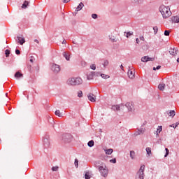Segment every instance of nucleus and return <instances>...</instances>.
<instances>
[{"mask_svg":"<svg viewBox=\"0 0 179 179\" xmlns=\"http://www.w3.org/2000/svg\"><path fill=\"white\" fill-rule=\"evenodd\" d=\"M159 12L165 19L171 16V11L170 10V8L164 5H162L159 7Z\"/></svg>","mask_w":179,"mask_h":179,"instance_id":"1","label":"nucleus"},{"mask_svg":"<svg viewBox=\"0 0 179 179\" xmlns=\"http://www.w3.org/2000/svg\"><path fill=\"white\" fill-rule=\"evenodd\" d=\"M83 82L80 78H71L67 80V84L70 86H76V85H82Z\"/></svg>","mask_w":179,"mask_h":179,"instance_id":"2","label":"nucleus"},{"mask_svg":"<svg viewBox=\"0 0 179 179\" xmlns=\"http://www.w3.org/2000/svg\"><path fill=\"white\" fill-rule=\"evenodd\" d=\"M99 171L101 173V176H102V177H104L105 178L108 176V169H107L106 166H99Z\"/></svg>","mask_w":179,"mask_h":179,"instance_id":"3","label":"nucleus"},{"mask_svg":"<svg viewBox=\"0 0 179 179\" xmlns=\"http://www.w3.org/2000/svg\"><path fill=\"white\" fill-rule=\"evenodd\" d=\"M145 165H142L137 173L138 179H145Z\"/></svg>","mask_w":179,"mask_h":179,"instance_id":"4","label":"nucleus"},{"mask_svg":"<svg viewBox=\"0 0 179 179\" xmlns=\"http://www.w3.org/2000/svg\"><path fill=\"white\" fill-rule=\"evenodd\" d=\"M62 141L64 143H69L72 141V135L69 134H63Z\"/></svg>","mask_w":179,"mask_h":179,"instance_id":"5","label":"nucleus"},{"mask_svg":"<svg viewBox=\"0 0 179 179\" xmlns=\"http://www.w3.org/2000/svg\"><path fill=\"white\" fill-rule=\"evenodd\" d=\"M51 70L54 73H59L61 71V66L57 64L52 63L51 65Z\"/></svg>","mask_w":179,"mask_h":179,"instance_id":"6","label":"nucleus"},{"mask_svg":"<svg viewBox=\"0 0 179 179\" xmlns=\"http://www.w3.org/2000/svg\"><path fill=\"white\" fill-rule=\"evenodd\" d=\"M43 145L45 148H50V136L45 135L43 137Z\"/></svg>","mask_w":179,"mask_h":179,"instance_id":"7","label":"nucleus"},{"mask_svg":"<svg viewBox=\"0 0 179 179\" xmlns=\"http://www.w3.org/2000/svg\"><path fill=\"white\" fill-rule=\"evenodd\" d=\"M125 107H127L128 111H135V106H134V102H127L125 104Z\"/></svg>","mask_w":179,"mask_h":179,"instance_id":"8","label":"nucleus"},{"mask_svg":"<svg viewBox=\"0 0 179 179\" xmlns=\"http://www.w3.org/2000/svg\"><path fill=\"white\" fill-rule=\"evenodd\" d=\"M128 77L129 79H134L135 78V70L132 69L131 67L129 69L127 73Z\"/></svg>","mask_w":179,"mask_h":179,"instance_id":"9","label":"nucleus"},{"mask_svg":"<svg viewBox=\"0 0 179 179\" xmlns=\"http://www.w3.org/2000/svg\"><path fill=\"white\" fill-rule=\"evenodd\" d=\"M169 54L173 57L178 55V49L177 48H171L169 50Z\"/></svg>","mask_w":179,"mask_h":179,"instance_id":"10","label":"nucleus"},{"mask_svg":"<svg viewBox=\"0 0 179 179\" xmlns=\"http://www.w3.org/2000/svg\"><path fill=\"white\" fill-rule=\"evenodd\" d=\"M124 108H125L124 105H115L112 106V110H113V111H120V110H124Z\"/></svg>","mask_w":179,"mask_h":179,"instance_id":"11","label":"nucleus"},{"mask_svg":"<svg viewBox=\"0 0 179 179\" xmlns=\"http://www.w3.org/2000/svg\"><path fill=\"white\" fill-rule=\"evenodd\" d=\"M87 98L90 101H92V103H94L96 101V96L92 93L87 95Z\"/></svg>","mask_w":179,"mask_h":179,"instance_id":"12","label":"nucleus"},{"mask_svg":"<svg viewBox=\"0 0 179 179\" xmlns=\"http://www.w3.org/2000/svg\"><path fill=\"white\" fill-rule=\"evenodd\" d=\"M141 61H142V62H148V61H155V58L145 56L141 58Z\"/></svg>","mask_w":179,"mask_h":179,"instance_id":"13","label":"nucleus"},{"mask_svg":"<svg viewBox=\"0 0 179 179\" xmlns=\"http://www.w3.org/2000/svg\"><path fill=\"white\" fill-rule=\"evenodd\" d=\"M171 20L172 23H179V16L171 17Z\"/></svg>","mask_w":179,"mask_h":179,"instance_id":"14","label":"nucleus"},{"mask_svg":"<svg viewBox=\"0 0 179 179\" xmlns=\"http://www.w3.org/2000/svg\"><path fill=\"white\" fill-rule=\"evenodd\" d=\"M17 41L21 45H23V44L26 43V40L24 39V38H22L20 36H17Z\"/></svg>","mask_w":179,"mask_h":179,"instance_id":"15","label":"nucleus"},{"mask_svg":"<svg viewBox=\"0 0 179 179\" xmlns=\"http://www.w3.org/2000/svg\"><path fill=\"white\" fill-rule=\"evenodd\" d=\"M94 75H96V72L92 71L89 75L87 76V79L88 80H92V79H93V76H94Z\"/></svg>","mask_w":179,"mask_h":179,"instance_id":"16","label":"nucleus"},{"mask_svg":"<svg viewBox=\"0 0 179 179\" xmlns=\"http://www.w3.org/2000/svg\"><path fill=\"white\" fill-rule=\"evenodd\" d=\"M63 57L66 59V61L70 60L71 57H70L69 52H64Z\"/></svg>","mask_w":179,"mask_h":179,"instance_id":"17","label":"nucleus"},{"mask_svg":"<svg viewBox=\"0 0 179 179\" xmlns=\"http://www.w3.org/2000/svg\"><path fill=\"white\" fill-rule=\"evenodd\" d=\"M145 133V130L143 129H138L137 131L134 133V135L136 136H138V135H141L142 134Z\"/></svg>","mask_w":179,"mask_h":179,"instance_id":"18","label":"nucleus"},{"mask_svg":"<svg viewBox=\"0 0 179 179\" xmlns=\"http://www.w3.org/2000/svg\"><path fill=\"white\" fill-rule=\"evenodd\" d=\"M136 157L135 151L131 150L130 151V157L131 160H135V157Z\"/></svg>","mask_w":179,"mask_h":179,"instance_id":"19","label":"nucleus"},{"mask_svg":"<svg viewBox=\"0 0 179 179\" xmlns=\"http://www.w3.org/2000/svg\"><path fill=\"white\" fill-rule=\"evenodd\" d=\"M83 6H85V4H83V3H82V2H80L77 7V12L79 10H82V8H83Z\"/></svg>","mask_w":179,"mask_h":179,"instance_id":"20","label":"nucleus"},{"mask_svg":"<svg viewBox=\"0 0 179 179\" xmlns=\"http://www.w3.org/2000/svg\"><path fill=\"white\" fill-rule=\"evenodd\" d=\"M15 78H23V74H22V73L17 71L15 74Z\"/></svg>","mask_w":179,"mask_h":179,"instance_id":"21","label":"nucleus"},{"mask_svg":"<svg viewBox=\"0 0 179 179\" xmlns=\"http://www.w3.org/2000/svg\"><path fill=\"white\" fill-rule=\"evenodd\" d=\"M164 87H166V84L164 83H162L158 85V89H159L162 91L164 90Z\"/></svg>","mask_w":179,"mask_h":179,"instance_id":"22","label":"nucleus"},{"mask_svg":"<svg viewBox=\"0 0 179 179\" xmlns=\"http://www.w3.org/2000/svg\"><path fill=\"white\" fill-rule=\"evenodd\" d=\"M28 6H29V1H24L22 6V9H26V8H27Z\"/></svg>","mask_w":179,"mask_h":179,"instance_id":"23","label":"nucleus"},{"mask_svg":"<svg viewBox=\"0 0 179 179\" xmlns=\"http://www.w3.org/2000/svg\"><path fill=\"white\" fill-rule=\"evenodd\" d=\"M134 35V32L132 31H128V32H124V36L125 37H127V38L131 36H133Z\"/></svg>","mask_w":179,"mask_h":179,"instance_id":"24","label":"nucleus"},{"mask_svg":"<svg viewBox=\"0 0 179 179\" xmlns=\"http://www.w3.org/2000/svg\"><path fill=\"white\" fill-rule=\"evenodd\" d=\"M87 145L89 148H93V146H94V141L93 140H91L87 143Z\"/></svg>","mask_w":179,"mask_h":179,"instance_id":"25","label":"nucleus"},{"mask_svg":"<svg viewBox=\"0 0 179 179\" xmlns=\"http://www.w3.org/2000/svg\"><path fill=\"white\" fill-rule=\"evenodd\" d=\"M168 115H169V117H174V115H176V111L170 110L169 113H168Z\"/></svg>","mask_w":179,"mask_h":179,"instance_id":"26","label":"nucleus"},{"mask_svg":"<svg viewBox=\"0 0 179 179\" xmlns=\"http://www.w3.org/2000/svg\"><path fill=\"white\" fill-rule=\"evenodd\" d=\"M113 152V150L110 148L105 150L106 155H111Z\"/></svg>","mask_w":179,"mask_h":179,"instance_id":"27","label":"nucleus"},{"mask_svg":"<svg viewBox=\"0 0 179 179\" xmlns=\"http://www.w3.org/2000/svg\"><path fill=\"white\" fill-rule=\"evenodd\" d=\"M163 130V127L159 126L158 128L157 129V135H159L160 132Z\"/></svg>","mask_w":179,"mask_h":179,"instance_id":"28","label":"nucleus"},{"mask_svg":"<svg viewBox=\"0 0 179 179\" xmlns=\"http://www.w3.org/2000/svg\"><path fill=\"white\" fill-rule=\"evenodd\" d=\"M55 115H57V117H62V113H61V111L59 110H57L55 112Z\"/></svg>","mask_w":179,"mask_h":179,"instance_id":"29","label":"nucleus"},{"mask_svg":"<svg viewBox=\"0 0 179 179\" xmlns=\"http://www.w3.org/2000/svg\"><path fill=\"white\" fill-rule=\"evenodd\" d=\"M145 150L147 152V155H148L149 156L152 154V149L150 148H146Z\"/></svg>","mask_w":179,"mask_h":179,"instance_id":"30","label":"nucleus"},{"mask_svg":"<svg viewBox=\"0 0 179 179\" xmlns=\"http://www.w3.org/2000/svg\"><path fill=\"white\" fill-rule=\"evenodd\" d=\"M103 66L104 68H106V66H108V60H103Z\"/></svg>","mask_w":179,"mask_h":179,"instance_id":"31","label":"nucleus"},{"mask_svg":"<svg viewBox=\"0 0 179 179\" xmlns=\"http://www.w3.org/2000/svg\"><path fill=\"white\" fill-rule=\"evenodd\" d=\"M5 54H6V57L8 58V57H9V55L10 54V50H5Z\"/></svg>","mask_w":179,"mask_h":179,"instance_id":"32","label":"nucleus"},{"mask_svg":"<svg viewBox=\"0 0 179 179\" xmlns=\"http://www.w3.org/2000/svg\"><path fill=\"white\" fill-rule=\"evenodd\" d=\"M59 169V167L58 166H53L52 168V171H58Z\"/></svg>","mask_w":179,"mask_h":179,"instance_id":"33","label":"nucleus"},{"mask_svg":"<svg viewBox=\"0 0 179 179\" xmlns=\"http://www.w3.org/2000/svg\"><path fill=\"white\" fill-rule=\"evenodd\" d=\"M85 177V179H90V173L89 172H86Z\"/></svg>","mask_w":179,"mask_h":179,"instance_id":"34","label":"nucleus"},{"mask_svg":"<svg viewBox=\"0 0 179 179\" xmlns=\"http://www.w3.org/2000/svg\"><path fill=\"white\" fill-rule=\"evenodd\" d=\"M153 30H154V34H157V31L159 30V29L157 28V27H153Z\"/></svg>","mask_w":179,"mask_h":179,"instance_id":"35","label":"nucleus"},{"mask_svg":"<svg viewBox=\"0 0 179 179\" xmlns=\"http://www.w3.org/2000/svg\"><path fill=\"white\" fill-rule=\"evenodd\" d=\"M74 164H75L76 167H77V168L78 167V166H79V161H78V159H75Z\"/></svg>","mask_w":179,"mask_h":179,"instance_id":"36","label":"nucleus"},{"mask_svg":"<svg viewBox=\"0 0 179 179\" xmlns=\"http://www.w3.org/2000/svg\"><path fill=\"white\" fill-rule=\"evenodd\" d=\"M83 92H82V91H79L78 92V97H83Z\"/></svg>","mask_w":179,"mask_h":179,"instance_id":"37","label":"nucleus"},{"mask_svg":"<svg viewBox=\"0 0 179 179\" xmlns=\"http://www.w3.org/2000/svg\"><path fill=\"white\" fill-rule=\"evenodd\" d=\"M90 69H92V71H96V64H92Z\"/></svg>","mask_w":179,"mask_h":179,"instance_id":"38","label":"nucleus"},{"mask_svg":"<svg viewBox=\"0 0 179 179\" xmlns=\"http://www.w3.org/2000/svg\"><path fill=\"white\" fill-rule=\"evenodd\" d=\"M165 150H166V154L164 155V157H167L169 156V150H168V148H165Z\"/></svg>","mask_w":179,"mask_h":179,"instance_id":"39","label":"nucleus"},{"mask_svg":"<svg viewBox=\"0 0 179 179\" xmlns=\"http://www.w3.org/2000/svg\"><path fill=\"white\" fill-rule=\"evenodd\" d=\"M110 163H113L114 164H115V163H117V159L115 158L112 159L110 160Z\"/></svg>","mask_w":179,"mask_h":179,"instance_id":"40","label":"nucleus"},{"mask_svg":"<svg viewBox=\"0 0 179 179\" xmlns=\"http://www.w3.org/2000/svg\"><path fill=\"white\" fill-rule=\"evenodd\" d=\"M164 36H170V31L166 30L164 31Z\"/></svg>","mask_w":179,"mask_h":179,"instance_id":"41","label":"nucleus"},{"mask_svg":"<svg viewBox=\"0 0 179 179\" xmlns=\"http://www.w3.org/2000/svg\"><path fill=\"white\" fill-rule=\"evenodd\" d=\"M162 68V66H157V67H153V71H157L160 69Z\"/></svg>","mask_w":179,"mask_h":179,"instance_id":"42","label":"nucleus"},{"mask_svg":"<svg viewBox=\"0 0 179 179\" xmlns=\"http://www.w3.org/2000/svg\"><path fill=\"white\" fill-rule=\"evenodd\" d=\"M101 78H103V79H107L108 76H107L106 74H101Z\"/></svg>","mask_w":179,"mask_h":179,"instance_id":"43","label":"nucleus"},{"mask_svg":"<svg viewBox=\"0 0 179 179\" xmlns=\"http://www.w3.org/2000/svg\"><path fill=\"white\" fill-rule=\"evenodd\" d=\"M97 14H92V19H97Z\"/></svg>","mask_w":179,"mask_h":179,"instance_id":"44","label":"nucleus"},{"mask_svg":"<svg viewBox=\"0 0 179 179\" xmlns=\"http://www.w3.org/2000/svg\"><path fill=\"white\" fill-rule=\"evenodd\" d=\"M15 54H16L17 55H20V50L16 49V50H15Z\"/></svg>","mask_w":179,"mask_h":179,"instance_id":"45","label":"nucleus"},{"mask_svg":"<svg viewBox=\"0 0 179 179\" xmlns=\"http://www.w3.org/2000/svg\"><path fill=\"white\" fill-rule=\"evenodd\" d=\"M171 127H173V128H177V127H178V124H173L172 125H171Z\"/></svg>","mask_w":179,"mask_h":179,"instance_id":"46","label":"nucleus"},{"mask_svg":"<svg viewBox=\"0 0 179 179\" xmlns=\"http://www.w3.org/2000/svg\"><path fill=\"white\" fill-rule=\"evenodd\" d=\"M140 40H141V41H145V37H143V36H140Z\"/></svg>","mask_w":179,"mask_h":179,"instance_id":"47","label":"nucleus"},{"mask_svg":"<svg viewBox=\"0 0 179 179\" xmlns=\"http://www.w3.org/2000/svg\"><path fill=\"white\" fill-rule=\"evenodd\" d=\"M71 0H63L64 3H68Z\"/></svg>","mask_w":179,"mask_h":179,"instance_id":"48","label":"nucleus"},{"mask_svg":"<svg viewBox=\"0 0 179 179\" xmlns=\"http://www.w3.org/2000/svg\"><path fill=\"white\" fill-rule=\"evenodd\" d=\"M136 43H137V44H139V38H137L136 39Z\"/></svg>","mask_w":179,"mask_h":179,"instance_id":"49","label":"nucleus"},{"mask_svg":"<svg viewBox=\"0 0 179 179\" xmlns=\"http://www.w3.org/2000/svg\"><path fill=\"white\" fill-rule=\"evenodd\" d=\"M34 43H37V44H38L40 42L38 41V40L35 39V40H34Z\"/></svg>","mask_w":179,"mask_h":179,"instance_id":"50","label":"nucleus"},{"mask_svg":"<svg viewBox=\"0 0 179 179\" xmlns=\"http://www.w3.org/2000/svg\"><path fill=\"white\" fill-rule=\"evenodd\" d=\"M120 69H122V71H124V66H122V64H121Z\"/></svg>","mask_w":179,"mask_h":179,"instance_id":"51","label":"nucleus"},{"mask_svg":"<svg viewBox=\"0 0 179 179\" xmlns=\"http://www.w3.org/2000/svg\"><path fill=\"white\" fill-rule=\"evenodd\" d=\"M62 44H66V41L64 40V41H62Z\"/></svg>","mask_w":179,"mask_h":179,"instance_id":"52","label":"nucleus"},{"mask_svg":"<svg viewBox=\"0 0 179 179\" xmlns=\"http://www.w3.org/2000/svg\"><path fill=\"white\" fill-rule=\"evenodd\" d=\"M29 61L30 62H33V59H31Z\"/></svg>","mask_w":179,"mask_h":179,"instance_id":"53","label":"nucleus"},{"mask_svg":"<svg viewBox=\"0 0 179 179\" xmlns=\"http://www.w3.org/2000/svg\"><path fill=\"white\" fill-rule=\"evenodd\" d=\"M73 44H76V43L75 41H73Z\"/></svg>","mask_w":179,"mask_h":179,"instance_id":"54","label":"nucleus"},{"mask_svg":"<svg viewBox=\"0 0 179 179\" xmlns=\"http://www.w3.org/2000/svg\"><path fill=\"white\" fill-rule=\"evenodd\" d=\"M6 96H8V94H6Z\"/></svg>","mask_w":179,"mask_h":179,"instance_id":"55","label":"nucleus"},{"mask_svg":"<svg viewBox=\"0 0 179 179\" xmlns=\"http://www.w3.org/2000/svg\"><path fill=\"white\" fill-rule=\"evenodd\" d=\"M0 142H1V139H0Z\"/></svg>","mask_w":179,"mask_h":179,"instance_id":"56","label":"nucleus"}]
</instances>
